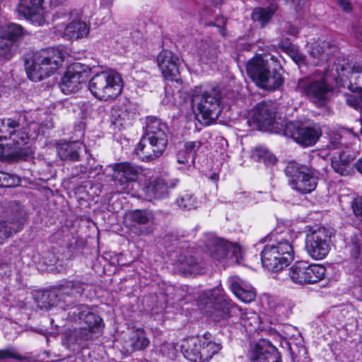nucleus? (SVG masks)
I'll return each instance as SVG.
<instances>
[{"instance_id":"nucleus-56","label":"nucleus","mask_w":362,"mask_h":362,"mask_svg":"<svg viewBox=\"0 0 362 362\" xmlns=\"http://www.w3.org/2000/svg\"><path fill=\"white\" fill-rule=\"evenodd\" d=\"M66 1V0H49V4L52 8H57L64 5Z\"/></svg>"},{"instance_id":"nucleus-10","label":"nucleus","mask_w":362,"mask_h":362,"mask_svg":"<svg viewBox=\"0 0 362 362\" xmlns=\"http://www.w3.org/2000/svg\"><path fill=\"white\" fill-rule=\"evenodd\" d=\"M88 88L98 100L109 101L118 97L123 89L121 75L114 70L102 71L94 75L89 81Z\"/></svg>"},{"instance_id":"nucleus-46","label":"nucleus","mask_w":362,"mask_h":362,"mask_svg":"<svg viewBox=\"0 0 362 362\" xmlns=\"http://www.w3.org/2000/svg\"><path fill=\"white\" fill-rule=\"evenodd\" d=\"M177 344L165 342L160 344L159 351L162 355L169 358H173L178 353Z\"/></svg>"},{"instance_id":"nucleus-39","label":"nucleus","mask_w":362,"mask_h":362,"mask_svg":"<svg viewBox=\"0 0 362 362\" xmlns=\"http://www.w3.org/2000/svg\"><path fill=\"white\" fill-rule=\"evenodd\" d=\"M308 284H315L325 276L326 268L318 264H308L306 263Z\"/></svg>"},{"instance_id":"nucleus-58","label":"nucleus","mask_w":362,"mask_h":362,"mask_svg":"<svg viewBox=\"0 0 362 362\" xmlns=\"http://www.w3.org/2000/svg\"><path fill=\"white\" fill-rule=\"evenodd\" d=\"M355 168L357 171L362 175V157L356 161L355 163Z\"/></svg>"},{"instance_id":"nucleus-8","label":"nucleus","mask_w":362,"mask_h":362,"mask_svg":"<svg viewBox=\"0 0 362 362\" xmlns=\"http://www.w3.org/2000/svg\"><path fill=\"white\" fill-rule=\"evenodd\" d=\"M88 287V284L80 280L66 281L52 291L45 292L42 298L47 301H44L41 308L47 309L59 306L66 309V307L74 305L83 296L84 291Z\"/></svg>"},{"instance_id":"nucleus-26","label":"nucleus","mask_w":362,"mask_h":362,"mask_svg":"<svg viewBox=\"0 0 362 362\" xmlns=\"http://www.w3.org/2000/svg\"><path fill=\"white\" fill-rule=\"evenodd\" d=\"M25 218L20 212L11 213L0 221V245L5 239L20 231L25 223Z\"/></svg>"},{"instance_id":"nucleus-48","label":"nucleus","mask_w":362,"mask_h":362,"mask_svg":"<svg viewBox=\"0 0 362 362\" xmlns=\"http://www.w3.org/2000/svg\"><path fill=\"white\" fill-rule=\"evenodd\" d=\"M0 358H14L18 361L23 360V357L12 349L0 350Z\"/></svg>"},{"instance_id":"nucleus-52","label":"nucleus","mask_w":362,"mask_h":362,"mask_svg":"<svg viewBox=\"0 0 362 362\" xmlns=\"http://www.w3.org/2000/svg\"><path fill=\"white\" fill-rule=\"evenodd\" d=\"M226 20L223 17H220L216 19V21L211 23V25H213L217 28H219V31L221 34V35L225 36V25H226Z\"/></svg>"},{"instance_id":"nucleus-9","label":"nucleus","mask_w":362,"mask_h":362,"mask_svg":"<svg viewBox=\"0 0 362 362\" xmlns=\"http://www.w3.org/2000/svg\"><path fill=\"white\" fill-rule=\"evenodd\" d=\"M183 356L192 362H206L221 349L220 344L211 340L209 332L201 337H190L183 339L179 346Z\"/></svg>"},{"instance_id":"nucleus-54","label":"nucleus","mask_w":362,"mask_h":362,"mask_svg":"<svg viewBox=\"0 0 362 362\" xmlns=\"http://www.w3.org/2000/svg\"><path fill=\"white\" fill-rule=\"evenodd\" d=\"M71 12L63 10L62 11H59L54 15V20L58 19H70Z\"/></svg>"},{"instance_id":"nucleus-55","label":"nucleus","mask_w":362,"mask_h":362,"mask_svg":"<svg viewBox=\"0 0 362 362\" xmlns=\"http://www.w3.org/2000/svg\"><path fill=\"white\" fill-rule=\"evenodd\" d=\"M182 264H186L189 267H192L195 266L197 264V260L194 257H189L188 259H186L185 260H182Z\"/></svg>"},{"instance_id":"nucleus-12","label":"nucleus","mask_w":362,"mask_h":362,"mask_svg":"<svg viewBox=\"0 0 362 362\" xmlns=\"http://www.w3.org/2000/svg\"><path fill=\"white\" fill-rule=\"evenodd\" d=\"M208 302L206 307L210 308L209 315L214 321L228 320L232 317L237 307L226 296L222 288L217 286L206 293Z\"/></svg>"},{"instance_id":"nucleus-7","label":"nucleus","mask_w":362,"mask_h":362,"mask_svg":"<svg viewBox=\"0 0 362 362\" xmlns=\"http://www.w3.org/2000/svg\"><path fill=\"white\" fill-rule=\"evenodd\" d=\"M221 93L216 88L208 90L196 87L192 95V105L198 110L197 117L205 125L215 122L220 113Z\"/></svg>"},{"instance_id":"nucleus-61","label":"nucleus","mask_w":362,"mask_h":362,"mask_svg":"<svg viewBox=\"0 0 362 362\" xmlns=\"http://www.w3.org/2000/svg\"><path fill=\"white\" fill-rule=\"evenodd\" d=\"M278 0H267V1L269 3V5L270 4H272V3H276L277 2Z\"/></svg>"},{"instance_id":"nucleus-34","label":"nucleus","mask_w":362,"mask_h":362,"mask_svg":"<svg viewBox=\"0 0 362 362\" xmlns=\"http://www.w3.org/2000/svg\"><path fill=\"white\" fill-rule=\"evenodd\" d=\"M346 249L349 251L351 258L355 262L356 267H359L362 264V233L354 234L347 245Z\"/></svg>"},{"instance_id":"nucleus-62","label":"nucleus","mask_w":362,"mask_h":362,"mask_svg":"<svg viewBox=\"0 0 362 362\" xmlns=\"http://www.w3.org/2000/svg\"><path fill=\"white\" fill-rule=\"evenodd\" d=\"M190 168H191V165H189L187 167V170H189Z\"/></svg>"},{"instance_id":"nucleus-43","label":"nucleus","mask_w":362,"mask_h":362,"mask_svg":"<svg viewBox=\"0 0 362 362\" xmlns=\"http://www.w3.org/2000/svg\"><path fill=\"white\" fill-rule=\"evenodd\" d=\"M344 132L333 131L328 134V142L325 145L326 150H334L339 149L342 147L343 141V133Z\"/></svg>"},{"instance_id":"nucleus-22","label":"nucleus","mask_w":362,"mask_h":362,"mask_svg":"<svg viewBox=\"0 0 362 362\" xmlns=\"http://www.w3.org/2000/svg\"><path fill=\"white\" fill-rule=\"evenodd\" d=\"M157 64L166 80L177 83L180 81V59L171 51H161L157 56Z\"/></svg>"},{"instance_id":"nucleus-18","label":"nucleus","mask_w":362,"mask_h":362,"mask_svg":"<svg viewBox=\"0 0 362 362\" xmlns=\"http://www.w3.org/2000/svg\"><path fill=\"white\" fill-rule=\"evenodd\" d=\"M296 88L318 106H322L325 104L327 94L331 90L330 86L323 78L317 80L300 79Z\"/></svg>"},{"instance_id":"nucleus-50","label":"nucleus","mask_w":362,"mask_h":362,"mask_svg":"<svg viewBox=\"0 0 362 362\" xmlns=\"http://www.w3.org/2000/svg\"><path fill=\"white\" fill-rule=\"evenodd\" d=\"M310 54L313 55L315 58L322 59L325 54V50L322 47L316 43L312 46Z\"/></svg>"},{"instance_id":"nucleus-59","label":"nucleus","mask_w":362,"mask_h":362,"mask_svg":"<svg viewBox=\"0 0 362 362\" xmlns=\"http://www.w3.org/2000/svg\"><path fill=\"white\" fill-rule=\"evenodd\" d=\"M356 37L362 43V30L357 29L355 30Z\"/></svg>"},{"instance_id":"nucleus-38","label":"nucleus","mask_w":362,"mask_h":362,"mask_svg":"<svg viewBox=\"0 0 362 362\" xmlns=\"http://www.w3.org/2000/svg\"><path fill=\"white\" fill-rule=\"evenodd\" d=\"M199 202L195 195L189 192L186 191L179 195L176 199V204L177 206L186 211L197 209L199 205Z\"/></svg>"},{"instance_id":"nucleus-13","label":"nucleus","mask_w":362,"mask_h":362,"mask_svg":"<svg viewBox=\"0 0 362 362\" xmlns=\"http://www.w3.org/2000/svg\"><path fill=\"white\" fill-rule=\"evenodd\" d=\"M112 180L118 193L131 194L141 173V168L129 162H122L112 166Z\"/></svg>"},{"instance_id":"nucleus-5","label":"nucleus","mask_w":362,"mask_h":362,"mask_svg":"<svg viewBox=\"0 0 362 362\" xmlns=\"http://www.w3.org/2000/svg\"><path fill=\"white\" fill-rule=\"evenodd\" d=\"M66 51L64 47H52L36 51L32 58V63L26 67L28 78L37 82L57 72L62 66Z\"/></svg>"},{"instance_id":"nucleus-6","label":"nucleus","mask_w":362,"mask_h":362,"mask_svg":"<svg viewBox=\"0 0 362 362\" xmlns=\"http://www.w3.org/2000/svg\"><path fill=\"white\" fill-rule=\"evenodd\" d=\"M294 251L291 243L286 239L276 240L267 244L261 252L262 266L268 271L278 272L277 278L284 280L285 268L293 260Z\"/></svg>"},{"instance_id":"nucleus-35","label":"nucleus","mask_w":362,"mask_h":362,"mask_svg":"<svg viewBox=\"0 0 362 362\" xmlns=\"http://www.w3.org/2000/svg\"><path fill=\"white\" fill-rule=\"evenodd\" d=\"M200 59L208 64L214 62L217 57V46L211 40L201 41L198 45Z\"/></svg>"},{"instance_id":"nucleus-28","label":"nucleus","mask_w":362,"mask_h":362,"mask_svg":"<svg viewBox=\"0 0 362 362\" xmlns=\"http://www.w3.org/2000/svg\"><path fill=\"white\" fill-rule=\"evenodd\" d=\"M134 113L129 111L125 105L115 106L111 112V123L118 129L126 128L132 124Z\"/></svg>"},{"instance_id":"nucleus-11","label":"nucleus","mask_w":362,"mask_h":362,"mask_svg":"<svg viewBox=\"0 0 362 362\" xmlns=\"http://www.w3.org/2000/svg\"><path fill=\"white\" fill-rule=\"evenodd\" d=\"M285 174L291 189L300 194H310L317 186L320 173L313 167L290 162L285 168Z\"/></svg>"},{"instance_id":"nucleus-1","label":"nucleus","mask_w":362,"mask_h":362,"mask_svg":"<svg viewBox=\"0 0 362 362\" xmlns=\"http://www.w3.org/2000/svg\"><path fill=\"white\" fill-rule=\"evenodd\" d=\"M28 124L22 113L15 117L0 119V160H26L29 150L25 147L28 140Z\"/></svg>"},{"instance_id":"nucleus-42","label":"nucleus","mask_w":362,"mask_h":362,"mask_svg":"<svg viewBox=\"0 0 362 362\" xmlns=\"http://www.w3.org/2000/svg\"><path fill=\"white\" fill-rule=\"evenodd\" d=\"M240 324L245 328L246 332L255 331L259 325V317L255 313L243 314L240 318Z\"/></svg>"},{"instance_id":"nucleus-16","label":"nucleus","mask_w":362,"mask_h":362,"mask_svg":"<svg viewBox=\"0 0 362 362\" xmlns=\"http://www.w3.org/2000/svg\"><path fill=\"white\" fill-rule=\"evenodd\" d=\"M125 223L136 235H148L153 232L156 218L150 209H134L125 215Z\"/></svg>"},{"instance_id":"nucleus-47","label":"nucleus","mask_w":362,"mask_h":362,"mask_svg":"<svg viewBox=\"0 0 362 362\" xmlns=\"http://www.w3.org/2000/svg\"><path fill=\"white\" fill-rule=\"evenodd\" d=\"M202 143L199 141H187L185 144L184 151L192 157V163H194V156L199 148L201 147Z\"/></svg>"},{"instance_id":"nucleus-14","label":"nucleus","mask_w":362,"mask_h":362,"mask_svg":"<svg viewBox=\"0 0 362 362\" xmlns=\"http://www.w3.org/2000/svg\"><path fill=\"white\" fill-rule=\"evenodd\" d=\"M330 235L325 228L314 226L306 235L305 248L314 259H322L329 253Z\"/></svg>"},{"instance_id":"nucleus-45","label":"nucleus","mask_w":362,"mask_h":362,"mask_svg":"<svg viewBox=\"0 0 362 362\" xmlns=\"http://www.w3.org/2000/svg\"><path fill=\"white\" fill-rule=\"evenodd\" d=\"M347 105L362 112V88H360L357 93L346 95Z\"/></svg>"},{"instance_id":"nucleus-36","label":"nucleus","mask_w":362,"mask_h":362,"mask_svg":"<svg viewBox=\"0 0 362 362\" xmlns=\"http://www.w3.org/2000/svg\"><path fill=\"white\" fill-rule=\"evenodd\" d=\"M277 9L278 5L276 3L270 4L265 8H255L252 13V18L255 21L259 22L262 26H264L270 21Z\"/></svg>"},{"instance_id":"nucleus-49","label":"nucleus","mask_w":362,"mask_h":362,"mask_svg":"<svg viewBox=\"0 0 362 362\" xmlns=\"http://www.w3.org/2000/svg\"><path fill=\"white\" fill-rule=\"evenodd\" d=\"M354 215L362 219V197L355 199L351 204Z\"/></svg>"},{"instance_id":"nucleus-30","label":"nucleus","mask_w":362,"mask_h":362,"mask_svg":"<svg viewBox=\"0 0 362 362\" xmlns=\"http://www.w3.org/2000/svg\"><path fill=\"white\" fill-rule=\"evenodd\" d=\"M362 73V64L356 62L351 64L343 59L341 63L339 61L334 63L330 75L334 78L348 77L349 74Z\"/></svg>"},{"instance_id":"nucleus-41","label":"nucleus","mask_w":362,"mask_h":362,"mask_svg":"<svg viewBox=\"0 0 362 362\" xmlns=\"http://www.w3.org/2000/svg\"><path fill=\"white\" fill-rule=\"evenodd\" d=\"M252 158L258 162H263L266 165H273L276 157L264 147H257L252 151Z\"/></svg>"},{"instance_id":"nucleus-40","label":"nucleus","mask_w":362,"mask_h":362,"mask_svg":"<svg viewBox=\"0 0 362 362\" xmlns=\"http://www.w3.org/2000/svg\"><path fill=\"white\" fill-rule=\"evenodd\" d=\"M293 304L291 300H284L276 304L274 309V315L279 322L287 319L292 314Z\"/></svg>"},{"instance_id":"nucleus-29","label":"nucleus","mask_w":362,"mask_h":362,"mask_svg":"<svg viewBox=\"0 0 362 362\" xmlns=\"http://www.w3.org/2000/svg\"><path fill=\"white\" fill-rule=\"evenodd\" d=\"M81 144L77 141H59L57 144V154L59 157L66 161H77L79 160V151L81 150Z\"/></svg>"},{"instance_id":"nucleus-3","label":"nucleus","mask_w":362,"mask_h":362,"mask_svg":"<svg viewBox=\"0 0 362 362\" xmlns=\"http://www.w3.org/2000/svg\"><path fill=\"white\" fill-rule=\"evenodd\" d=\"M279 62L272 54H261L250 59L246 69L248 76L259 87L273 90L284 83V78L279 69Z\"/></svg>"},{"instance_id":"nucleus-32","label":"nucleus","mask_w":362,"mask_h":362,"mask_svg":"<svg viewBox=\"0 0 362 362\" xmlns=\"http://www.w3.org/2000/svg\"><path fill=\"white\" fill-rule=\"evenodd\" d=\"M284 280L289 279L293 283L299 285L308 284L306 262H297L289 269H286Z\"/></svg>"},{"instance_id":"nucleus-4","label":"nucleus","mask_w":362,"mask_h":362,"mask_svg":"<svg viewBox=\"0 0 362 362\" xmlns=\"http://www.w3.org/2000/svg\"><path fill=\"white\" fill-rule=\"evenodd\" d=\"M67 317L79 324L84 323L87 327H83L75 330L68 337L69 348L76 350L86 348L87 341L92 339L95 329H98L102 323V318L92 311L86 305H78L71 308Z\"/></svg>"},{"instance_id":"nucleus-19","label":"nucleus","mask_w":362,"mask_h":362,"mask_svg":"<svg viewBox=\"0 0 362 362\" xmlns=\"http://www.w3.org/2000/svg\"><path fill=\"white\" fill-rule=\"evenodd\" d=\"M208 250L211 257L221 262L228 257L230 262L240 263L242 259V250L238 245L230 243L224 239L214 238L210 240Z\"/></svg>"},{"instance_id":"nucleus-31","label":"nucleus","mask_w":362,"mask_h":362,"mask_svg":"<svg viewBox=\"0 0 362 362\" xmlns=\"http://www.w3.org/2000/svg\"><path fill=\"white\" fill-rule=\"evenodd\" d=\"M44 0H20L18 13L27 19L35 21L39 18L40 6Z\"/></svg>"},{"instance_id":"nucleus-51","label":"nucleus","mask_w":362,"mask_h":362,"mask_svg":"<svg viewBox=\"0 0 362 362\" xmlns=\"http://www.w3.org/2000/svg\"><path fill=\"white\" fill-rule=\"evenodd\" d=\"M337 5L345 12L350 13L353 10L352 4L349 0H334Z\"/></svg>"},{"instance_id":"nucleus-37","label":"nucleus","mask_w":362,"mask_h":362,"mask_svg":"<svg viewBox=\"0 0 362 362\" xmlns=\"http://www.w3.org/2000/svg\"><path fill=\"white\" fill-rule=\"evenodd\" d=\"M149 344V340L146 337L143 329H137L132 332L129 336L128 346L132 351H139L146 349Z\"/></svg>"},{"instance_id":"nucleus-25","label":"nucleus","mask_w":362,"mask_h":362,"mask_svg":"<svg viewBox=\"0 0 362 362\" xmlns=\"http://www.w3.org/2000/svg\"><path fill=\"white\" fill-rule=\"evenodd\" d=\"M56 31L64 38L77 40L88 35L90 25L85 21L76 19L67 24H57Z\"/></svg>"},{"instance_id":"nucleus-15","label":"nucleus","mask_w":362,"mask_h":362,"mask_svg":"<svg viewBox=\"0 0 362 362\" xmlns=\"http://www.w3.org/2000/svg\"><path fill=\"white\" fill-rule=\"evenodd\" d=\"M28 34L27 30L20 24L9 23L3 25L0 29V56L10 58L18 43Z\"/></svg>"},{"instance_id":"nucleus-27","label":"nucleus","mask_w":362,"mask_h":362,"mask_svg":"<svg viewBox=\"0 0 362 362\" xmlns=\"http://www.w3.org/2000/svg\"><path fill=\"white\" fill-rule=\"evenodd\" d=\"M228 284L232 292L241 301L248 303L255 300L256 293L250 284L235 276L228 280Z\"/></svg>"},{"instance_id":"nucleus-23","label":"nucleus","mask_w":362,"mask_h":362,"mask_svg":"<svg viewBox=\"0 0 362 362\" xmlns=\"http://www.w3.org/2000/svg\"><path fill=\"white\" fill-rule=\"evenodd\" d=\"M179 182L177 178L156 177L149 181L144 190L150 199H165L168 197L170 189L175 188Z\"/></svg>"},{"instance_id":"nucleus-53","label":"nucleus","mask_w":362,"mask_h":362,"mask_svg":"<svg viewBox=\"0 0 362 362\" xmlns=\"http://www.w3.org/2000/svg\"><path fill=\"white\" fill-rule=\"evenodd\" d=\"M192 160V157H189L188 154L184 151L181 150L177 154V162L180 164H187L189 160Z\"/></svg>"},{"instance_id":"nucleus-24","label":"nucleus","mask_w":362,"mask_h":362,"mask_svg":"<svg viewBox=\"0 0 362 362\" xmlns=\"http://www.w3.org/2000/svg\"><path fill=\"white\" fill-rule=\"evenodd\" d=\"M251 358L254 362H281L277 349L264 339H259L252 346Z\"/></svg>"},{"instance_id":"nucleus-44","label":"nucleus","mask_w":362,"mask_h":362,"mask_svg":"<svg viewBox=\"0 0 362 362\" xmlns=\"http://www.w3.org/2000/svg\"><path fill=\"white\" fill-rule=\"evenodd\" d=\"M0 181L1 187H14L20 185L21 182L17 175L6 173H0Z\"/></svg>"},{"instance_id":"nucleus-17","label":"nucleus","mask_w":362,"mask_h":362,"mask_svg":"<svg viewBox=\"0 0 362 362\" xmlns=\"http://www.w3.org/2000/svg\"><path fill=\"white\" fill-rule=\"evenodd\" d=\"M321 133V129L317 124L307 126L294 122H287L283 129V134L286 136L291 137L303 146L315 144Z\"/></svg>"},{"instance_id":"nucleus-20","label":"nucleus","mask_w":362,"mask_h":362,"mask_svg":"<svg viewBox=\"0 0 362 362\" xmlns=\"http://www.w3.org/2000/svg\"><path fill=\"white\" fill-rule=\"evenodd\" d=\"M252 118L261 130L274 132L277 128L276 108L272 102L257 104L253 110Z\"/></svg>"},{"instance_id":"nucleus-33","label":"nucleus","mask_w":362,"mask_h":362,"mask_svg":"<svg viewBox=\"0 0 362 362\" xmlns=\"http://www.w3.org/2000/svg\"><path fill=\"white\" fill-rule=\"evenodd\" d=\"M351 160L344 151H340L337 155L332 156L331 166L334 172L340 175H349L352 171Z\"/></svg>"},{"instance_id":"nucleus-57","label":"nucleus","mask_w":362,"mask_h":362,"mask_svg":"<svg viewBox=\"0 0 362 362\" xmlns=\"http://www.w3.org/2000/svg\"><path fill=\"white\" fill-rule=\"evenodd\" d=\"M287 33L291 35H296L298 33V30L294 25H289L287 28Z\"/></svg>"},{"instance_id":"nucleus-21","label":"nucleus","mask_w":362,"mask_h":362,"mask_svg":"<svg viewBox=\"0 0 362 362\" xmlns=\"http://www.w3.org/2000/svg\"><path fill=\"white\" fill-rule=\"evenodd\" d=\"M81 63H74L69 66L59 83V88L64 94H70L78 90L84 82L86 74Z\"/></svg>"},{"instance_id":"nucleus-60","label":"nucleus","mask_w":362,"mask_h":362,"mask_svg":"<svg viewBox=\"0 0 362 362\" xmlns=\"http://www.w3.org/2000/svg\"><path fill=\"white\" fill-rule=\"evenodd\" d=\"M213 4L218 5L223 2L224 0H211Z\"/></svg>"},{"instance_id":"nucleus-2","label":"nucleus","mask_w":362,"mask_h":362,"mask_svg":"<svg viewBox=\"0 0 362 362\" xmlns=\"http://www.w3.org/2000/svg\"><path fill=\"white\" fill-rule=\"evenodd\" d=\"M168 126L159 118H146L145 134L136 148V153L145 162L153 161L163 155L168 145Z\"/></svg>"}]
</instances>
